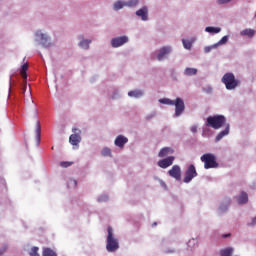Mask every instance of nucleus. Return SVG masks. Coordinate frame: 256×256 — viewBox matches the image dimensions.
Segmentation results:
<instances>
[{
  "mask_svg": "<svg viewBox=\"0 0 256 256\" xmlns=\"http://www.w3.org/2000/svg\"><path fill=\"white\" fill-rule=\"evenodd\" d=\"M227 124V118L223 115L209 116L206 119V127H211L212 129H221Z\"/></svg>",
  "mask_w": 256,
  "mask_h": 256,
  "instance_id": "nucleus-1",
  "label": "nucleus"
},
{
  "mask_svg": "<svg viewBox=\"0 0 256 256\" xmlns=\"http://www.w3.org/2000/svg\"><path fill=\"white\" fill-rule=\"evenodd\" d=\"M108 236L106 240V250L109 253H115L119 249V240L113 235V228L109 226L107 228Z\"/></svg>",
  "mask_w": 256,
  "mask_h": 256,
  "instance_id": "nucleus-2",
  "label": "nucleus"
},
{
  "mask_svg": "<svg viewBox=\"0 0 256 256\" xmlns=\"http://www.w3.org/2000/svg\"><path fill=\"white\" fill-rule=\"evenodd\" d=\"M222 83L225 84V87L228 91H233L239 87V80L235 78V75L231 72L224 74L222 77Z\"/></svg>",
  "mask_w": 256,
  "mask_h": 256,
  "instance_id": "nucleus-3",
  "label": "nucleus"
},
{
  "mask_svg": "<svg viewBox=\"0 0 256 256\" xmlns=\"http://www.w3.org/2000/svg\"><path fill=\"white\" fill-rule=\"evenodd\" d=\"M201 161L204 163V168L206 169H215V167H219L217 160L215 159V155L213 154H204L201 156Z\"/></svg>",
  "mask_w": 256,
  "mask_h": 256,
  "instance_id": "nucleus-4",
  "label": "nucleus"
},
{
  "mask_svg": "<svg viewBox=\"0 0 256 256\" xmlns=\"http://www.w3.org/2000/svg\"><path fill=\"white\" fill-rule=\"evenodd\" d=\"M195 177H197V169L195 165L191 164L185 171L183 183H191Z\"/></svg>",
  "mask_w": 256,
  "mask_h": 256,
  "instance_id": "nucleus-5",
  "label": "nucleus"
},
{
  "mask_svg": "<svg viewBox=\"0 0 256 256\" xmlns=\"http://www.w3.org/2000/svg\"><path fill=\"white\" fill-rule=\"evenodd\" d=\"M72 131L74 132V134L70 135L69 143H71L75 147L81 143V130L73 128Z\"/></svg>",
  "mask_w": 256,
  "mask_h": 256,
  "instance_id": "nucleus-6",
  "label": "nucleus"
},
{
  "mask_svg": "<svg viewBox=\"0 0 256 256\" xmlns=\"http://www.w3.org/2000/svg\"><path fill=\"white\" fill-rule=\"evenodd\" d=\"M173 105L175 106V117H180L185 111V102L181 98H176Z\"/></svg>",
  "mask_w": 256,
  "mask_h": 256,
  "instance_id": "nucleus-7",
  "label": "nucleus"
},
{
  "mask_svg": "<svg viewBox=\"0 0 256 256\" xmlns=\"http://www.w3.org/2000/svg\"><path fill=\"white\" fill-rule=\"evenodd\" d=\"M128 41H129V38H127V36H120V37L113 38L111 40V45L112 47L117 48V47H121L122 45H125V43H127Z\"/></svg>",
  "mask_w": 256,
  "mask_h": 256,
  "instance_id": "nucleus-8",
  "label": "nucleus"
},
{
  "mask_svg": "<svg viewBox=\"0 0 256 256\" xmlns=\"http://www.w3.org/2000/svg\"><path fill=\"white\" fill-rule=\"evenodd\" d=\"M168 174L170 177H173V179H176V181H181V167L178 165H174L169 171Z\"/></svg>",
  "mask_w": 256,
  "mask_h": 256,
  "instance_id": "nucleus-9",
  "label": "nucleus"
},
{
  "mask_svg": "<svg viewBox=\"0 0 256 256\" xmlns=\"http://www.w3.org/2000/svg\"><path fill=\"white\" fill-rule=\"evenodd\" d=\"M173 161H175V157L170 156V157L164 158L162 160H159L158 166H160L161 169H167V167H171V165H173Z\"/></svg>",
  "mask_w": 256,
  "mask_h": 256,
  "instance_id": "nucleus-10",
  "label": "nucleus"
},
{
  "mask_svg": "<svg viewBox=\"0 0 256 256\" xmlns=\"http://www.w3.org/2000/svg\"><path fill=\"white\" fill-rule=\"evenodd\" d=\"M136 15L140 17L142 21H147L149 19V9L147 6H144L136 11Z\"/></svg>",
  "mask_w": 256,
  "mask_h": 256,
  "instance_id": "nucleus-11",
  "label": "nucleus"
},
{
  "mask_svg": "<svg viewBox=\"0 0 256 256\" xmlns=\"http://www.w3.org/2000/svg\"><path fill=\"white\" fill-rule=\"evenodd\" d=\"M169 53H171V47L169 46L162 47L159 50V53L157 56L158 61H163V59H165L167 55H169Z\"/></svg>",
  "mask_w": 256,
  "mask_h": 256,
  "instance_id": "nucleus-12",
  "label": "nucleus"
},
{
  "mask_svg": "<svg viewBox=\"0 0 256 256\" xmlns=\"http://www.w3.org/2000/svg\"><path fill=\"white\" fill-rule=\"evenodd\" d=\"M128 141H129V139H127V137H125L123 135H119L116 137L114 144L116 145V147L123 149V147H125V144H127Z\"/></svg>",
  "mask_w": 256,
  "mask_h": 256,
  "instance_id": "nucleus-13",
  "label": "nucleus"
},
{
  "mask_svg": "<svg viewBox=\"0 0 256 256\" xmlns=\"http://www.w3.org/2000/svg\"><path fill=\"white\" fill-rule=\"evenodd\" d=\"M36 36L40 37V41L44 47L51 46V43H49V38H47L45 34L41 33V31L36 32Z\"/></svg>",
  "mask_w": 256,
  "mask_h": 256,
  "instance_id": "nucleus-14",
  "label": "nucleus"
},
{
  "mask_svg": "<svg viewBox=\"0 0 256 256\" xmlns=\"http://www.w3.org/2000/svg\"><path fill=\"white\" fill-rule=\"evenodd\" d=\"M229 131H230L229 124H226V128L216 136L215 138L216 143L221 141L223 137H227V135H229Z\"/></svg>",
  "mask_w": 256,
  "mask_h": 256,
  "instance_id": "nucleus-15",
  "label": "nucleus"
},
{
  "mask_svg": "<svg viewBox=\"0 0 256 256\" xmlns=\"http://www.w3.org/2000/svg\"><path fill=\"white\" fill-rule=\"evenodd\" d=\"M167 155H173V150L171 147H164L158 153V157H167Z\"/></svg>",
  "mask_w": 256,
  "mask_h": 256,
  "instance_id": "nucleus-16",
  "label": "nucleus"
},
{
  "mask_svg": "<svg viewBox=\"0 0 256 256\" xmlns=\"http://www.w3.org/2000/svg\"><path fill=\"white\" fill-rule=\"evenodd\" d=\"M249 201V196L247 195L246 192H242L238 197H237V202L239 205H245Z\"/></svg>",
  "mask_w": 256,
  "mask_h": 256,
  "instance_id": "nucleus-17",
  "label": "nucleus"
},
{
  "mask_svg": "<svg viewBox=\"0 0 256 256\" xmlns=\"http://www.w3.org/2000/svg\"><path fill=\"white\" fill-rule=\"evenodd\" d=\"M129 97H134L135 99H139L140 97H143V91L141 90H133L128 92Z\"/></svg>",
  "mask_w": 256,
  "mask_h": 256,
  "instance_id": "nucleus-18",
  "label": "nucleus"
},
{
  "mask_svg": "<svg viewBox=\"0 0 256 256\" xmlns=\"http://www.w3.org/2000/svg\"><path fill=\"white\" fill-rule=\"evenodd\" d=\"M29 69V64H23L22 69L20 71V75L22 79L27 80V70Z\"/></svg>",
  "mask_w": 256,
  "mask_h": 256,
  "instance_id": "nucleus-19",
  "label": "nucleus"
},
{
  "mask_svg": "<svg viewBox=\"0 0 256 256\" xmlns=\"http://www.w3.org/2000/svg\"><path fill=\"white\" fill-rule=\"evenodd\" d=\"M36 138L38 143H41V122H36Z\"/></svg>",
  "mask_w": 256,
  "mask_h": 256,
  "instance_id": "nucleus-20",
  "label": "nucleus"
},
{
  "mask_svg": "<svg viewBox=\"0 0 256 256\" xmlns=\"http://www.w3.org/2000/svg\"><path fill=\"white\" fill-rule=\"evenodd\" d=\"M240 35L247 36V37H253L255 35V30H253V29H244L240 32Z\"/></svg>",
  "mask_w": 256,
  "mask_h": 256,
  "instance_id": "nucleus-21",
  "label": "nucleus"
},
{
  "mask_svg": "<svg viewBox=\"0 0 256 256\" xmlns=\"http://www.w3.org/2000/svg\"><path fill=\"white\" fill-rule=\"evenodd\" d=\"M184 75H186L187 77L197 75V68H186L184 70Z\"/></svg>",
  "mask_w": 256,
  "mask_h": 256,
  "instance_id": "nucleus-22",
  "label": "nucleus"
},
{
  "mask_svg": "<svg viewBox=\"0 0 256 256\" xmlns=\"http://www.w3.org/2000/svg\"><path fill=\"white\" fill-rule=\"evenodd\" d=\"M115 11H119L120 9H123L126 7V3L123 1H117L113 5Z\"/></svg>",
  "mask_w": 256,
  "mask_h": 256,
  "instance_id": "nucleus-23",
  "label": "nucleus"
},
{
  "mask_svg": "<svg viewBox=\"0 0 256 256\" xmlns=\"http://www.w3.org/2000/svg\"><path fill=\"white\" fill-rule=\"evenodd\" d=\"M221 256H231L233 255V248L228 247L220 251Z\"/></svg>",
  "mask_w": 256,
  "mask_h": 256,
  "instance_id": "nucleus-24",
  "label": "nucleus"
},
{
  "mask_svg": "<svg viewBox=\"0 0 256 256\" xmlns=\"http://www.w3.org/2000/svg\"><path fill=\"white\" fill-rule=\"evenodd\" d=\"M43 256H57V253H55L51 248H45L43 250Z\"/></svg>",
  "mask_w": 256,
  "mask_h": 256,
  "instance_id": "nucleus-25",
  "label": "nucleus"
},
{
  "mask_svg": "<svg viewBox=\"0 0 256 256\" xmlns=\"http://www.w3.org/2000/svg\"><path fill=\"white\" fill-rule=\"evenodd\" d=\"M205 31L207 33H221V28H215V27L209 26L205 28Z\"/></svg>",
  "mask_w": 256,
  "mask_h": 256,
  "instance_id": "nucleus-26",
  "label": "nucleus"
},
{
  "mask_svg": "<svg viewBox=\"0 0 256 256\" xmlns=\"http://www.w3.org/2000/svg\"><path fill=\"white\" fill-rule=\"evenodd\" d=\"M89 45H91V40H82V41L79 43V46H80L82 49H89Z\"/></svg>",
  "mask_w": 256,
  "mask_h": 256,
  "instance_id": "nucleus-27",
  "label": "nucleus"
},
{
  "mask_svg": "<svg viewBox=\"0 0 256 256\" xmlns=\"http://www.w3.org/2000/svg\"><path fill=\"white\" fill-rule=\"evenodd\" d=\"M126 3V7H137L139 5V0H130Z\"/></svg>",
  "mask_w": 256,
  "mask_h": 256,
  "instance_id": "nucleus-28",
  "label": "nucleus"
},
{
  "mask_svg": "<svg viewBox=\"0 0 256 256\" xmlns=\"http://www.w3.org/2000/svg\"><path fill=\"white\" fill-rule=\"evenodd\" d=\"M159 102L162 103L163 105H173L174 104V101L169 98L160 99Z\"/></svg>",
  "mask_w": 256,
  "mask_h": 256,
  "instance_id": "nucleus-29",
  "label": "nucleus"
},
{
  "mask_svg": "<svg viewBox=\"0 0 256 256\" xmlns=\"http://www.w3.org/2000/svg\"><path fill=\"white\" fill-rule=\"evenodd\" d=\"M101 154L103 155V157H111V149L103 148Z\"/></svg>",
  "mask_w": 256,
  "mask_h": 256,
  "instance_id": "nucleus-30",
  "label": "nucleus"
},
{
  "mask_svg": "<svg viewBox=\"0 0 256 256\" xmlns=\"http://www.w3.org/2000/svg\"><path fill=\"white\" fill-rule=\"evenodd\" d=\"M30 256H39V247H32Z\"/></svg>",
  "mask_w": 256,
  "mask_h": 256,
  "instance_id": "nucleus-31",
  "label": "nucleus"
},
{
  "mask_svg": "<svg viewBox=\"0 0 256 256\" xmlns=\"http://www.w3.org/2000/svg\"><path fill=\"white\" fill-rule=\"evenodd\" d=\"M72 165H73V162H69V161L60 162V166H62L63 168L71 167Z\"/></svg>",
  "mask_w": 256,
  "mask_h": 256,
  "instance_id": "nucleus-32",
  "label": "nucleus"
},
{
  "mask_svg": "<svg viewBox=\"0 0 256 256\" xmlns=\"http://www.w3.org/2000/svg\"><path fill=\"white\" fill-rule=\"evenodd\" d=\"M227 41H229V37L224 36V37H222V38L219 40L218 45H225V43H227Z\"/></svg>",
  "mask_w": 256,
  "mask_h": 256,
  "instance_id": "nucleus-33",
  "label": "nucleus"
},
{
  "mask_svg": "<svg viewBox=\"0 0 256 256\" xmlns=\"http://www.w3.org/2000/svg\"><path fill=\"white\" fill-rule=\"evenodd\" d=\"M182 43H183L185 49H191V47H192L191 42H189L187 40H182Z\"/></svg>",
  "mask_w": 256,
  "mask_h": 256,
  "instance_id": "nucleus-34",
  "label": "nucleus"
},
{
  "mask_svg": "<svg viewBox=\"0 0 256 256\" xmlns=\"http://www.w3.org/2000/svg\"><path fill=\"white\" fill-rule=\"evenodd\" d=\"M108 200H109V197L107 196H101L98 198L99 203H103V201H108Z\"/></svg>",
  "mask_w": 256,
  "mask_h": 256,
  "instance_id": "nucleus-35",
  "label": "nucleus"
},
{
  "mask_svg": "<svg viewBox=\"0 0 256 256\" xmlns=\"http://www.w3.org/2000/svg\"><path fill=\"white\" fill-rule=\"evenodd\" d=\"M231 0H218L219 5H225V3H229Z\"/></svg>",
  "mask_w": 256,
  "mask_h": 256,
  "instance_id": "nucleus-36",
  "label": "nucleus"
},
{
  "mask_svg": "<svg viewBox=\"0 0 256 256\" xmlns=\"http://www.w3.org/2000/svg\"><path fill=\"white\" fill-rule=\"evenodd\" d=\"M5 251H7V246L6 245L3 246L2 249H0V256H2L5 253Z\"/></svg>",
  "mask_w": 256,
  "mask_h": 256,
  "instance_id": "nucleus-37",
  "label": "nucleus"
},
{
  "mask_svg": "<svg viewBox=\"0 0 256 256\" xmlns=\"http://www.w3.org/2000/svg\"><path fill=\"white\" fill-rule=\"evenodd\" d=\"M23 84H24V86L22 88V91H23V93H25V91H27V80H24Z\"/></svg>",
  "mask_w": 256,
  "mask_h": 256,
  "instance_id": "nucleus-38",
  "label": "nucleus"
},
{
  "mask_svg": "<svg viewBox=\"0 0 256 256\" xmlns=\"http://www.w3.org/2000/svg\"><path fill=\"white\" fill-rule=\"evenodd\" d=\"M191 132L192 133H197V126H192L191 127Z\"/></svg>",
  "mask_w": 256,
  "mask_h": 256,
  "instance_id": "nucleus-39",
  "label": "nucleus"
},
{
  "mask_svg": "<svg viewBox=\"0 0 256 256\" xmlns=\"http://www.w3.org/2000/svg\"><path fill=\"white\" fill-rule=\"evenodd\" d=\"M249 225L251 226L256 225V217L252 219V222Z\"/></svg>",
  "mask_w": 256,
  "mask_h": 256,
  "instance_id": "nucleus-40",
  "label": "nucleus"
},
{
  "mask_svg": "<svg viewBox=\"0 0 256 256\" xmlns=\"http://www.w3.org/2000/svg\"><path fill=\"white\" fill-rule=\"evenodd\" d=\"M70 183H73L74 187H77V180H71Z\"/></svg>",
  "mask_w": 256,
  "mask_h": 256,
  "instance_id": "nucleus-41",
  "label": "nucleus"
},
{
  "mask_svg": "<svg viewBox=\"0 0 256 256\" xmlns=\"http://www.w3.org/2000/svg\"><path fill=\"white\" fill-rule=\"evenodd\" d=\"M222 237L226 239V237H231V234H224Z\"/></svg>",
  "mask_w": 256,
  "mask_h": 256,
  "instance_id": "nucleus-42",
  "label": "nucleus"
},
{
  "mask_svg": "<svg viewBox=\"0 0 256 256\" xmlns=\"http://www.w3.org/2000/svg\"><path fill=\"white\" fill-rule=\"evenodd\" d=\"M211 51V48H206V53H209Z\"/></svg>",
  "mask_w": 256,
  "mask_h": 256,
  "instance_id": "nucleus-43",
  "label": "nucleus"
}]
</instances>
